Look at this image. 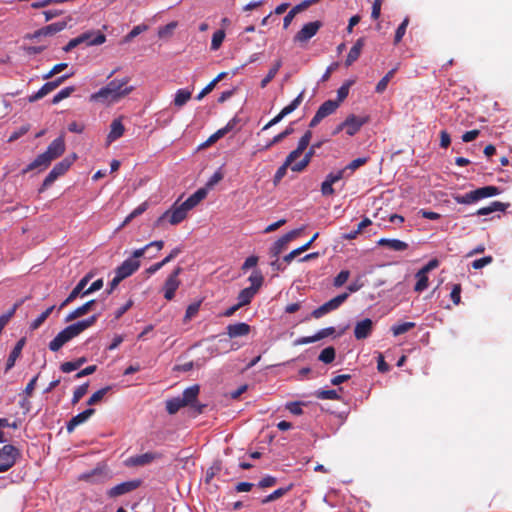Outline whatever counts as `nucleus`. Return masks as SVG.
Segmentation results:
<instances>
[{"instance_id":"f257e3e1","label":"nucleus","mask_w":512,"mask_h":512,"mask_svg":"<svg viewBox=\"0 0 512 512\" xmlns=\"http://www.w3.org/2000/svg\"><path fill=\"white\" fill-rule=\"evenodd\" d=\"M128 94V86L126 81L112 80L107 86L101 88L97 93L92 95L94 100H107L109 103L117 101L121 97Z\"/></svg>"},{"instance_id":"f03ea898","label":"nucleus","mask_w":512,"mask_h":512,"mask_svg":"<svg viewBox=\"0 0 512 512\" xmlns=\"http://www.w3.org/2000/svg\"><path fill=\"white\" fill-rule=\"evenodd\" d=\"M93 35V32H85L78 37L71 39L62 49L64 52L68 53L81 44H86L87 46L100 45L106 40L105 35L102 33H98L95 37H93Z\"/></svg>"},{"instance_id":"7ed1b4c3","label":"nucleus","mask_w":512,"mask_h":512,"mask_svg":"<svg viewBox=\"0 0 512 512\" xmlns=\"http://www.w3.org/2000/svg\"><path fill=\"white\" fill-rule=\"evenodd\" d=\"M182 271L183 269L180 266H178L167 277L163 285L164 298L166 300L171 301L175 297V292L181 284V281L179 280V275L182 273Z\"/></svg>"},{"instance_id":"20e7f679","label":"nucleus","mask_w":512,"mask_h":512,"mask_svg":"<svg viewBox=\"0 0 512 512\" xmlns=\"http://www.w3.org/2000/svg\"><path fill=\"white\" fill-rule=\"evenodd\" d=\"M338 102L327 100L320 105L309 123L310 128L316 127L324 118L332 115L338 109Z\"/></svg>"},{"instance_id":"39448f33","label":"nucleus","mask_w":512,"mask_h":512,"mask_svg":"<svg viewBox=\"0 0 512 512\" xmlns=\"http://www.w3.org/2000/svg\"><path fill=\"white\" fill-rule=\"evenodd\" d=\"M322 27L321 21H313L305 24L294 36V42L304 44L314 37Z\"/></svg>"},{"instance_id":"423d86ee","label":"nucleus","mask_w":512,"mask_h":512,"mask_svg":"<svg viewBox=\"0 0 512 512\" xmlns=\"http://www.w3.org/2000/svg\"><path fill=\"white\" fill-rule=\"evenodd\" d=\"M71 76L72 74H66L58 77L53 81L46 82L35 94L29 96L28 101L31 103L38 101L39 99L43 98L44 96L58 88L66 79H68Z\"/></svg>"},{"instance_id":"0eeeda50","label":"nucleus","mask_w":512,"mask_h":512,"mask_svg":"<svg viewBox=\"0 0 512 512\" xmlns=\"http://www.w3.org/2000/svg\"><path fill=\"white\" fill-rule=\"evenodd\" d=\"M68 22L67 21H60L56 23L49 24L45 27H42L33 33H28L25 35V39H38L42 36H52L62 30H64L67 27Z\"/></svg>"},{"instance_id":"6e6552de","label":"nucleus","mask_w":512,"mask_h":512,"mask_svg":"<svg viewBox=\"0 0 512 512\" xmlns=\"http://www.w3.org/2000/svg\"><path fill=\"white\" fill-rule=\"evenodd\" d=\"M302 230V228L294 229L280 237L270 248L271 257H278L279 254L286 248L287 244L298 237Z\"/></svg>"},{"instance_id":"1a4fd4ad","label":"nucleus","mask_w":512,"mask_h":512,"mask_svg":"<svg viewBox=\"0 0 512 512\" xmlns=\"http://www.w3.org/2000/svg\"><path fill=\"white\" fill-rule=\"evenodd\" d=\"M199 391H200L199 385L195 384V385H192V386L186 388L183 391L182 396H179V397L185 406H194V403L197 401ZM195 407H196V410L198 413H202L203 409L206 407V405L198 404V405H195Z\"/></svg>"},{"instance_id":"9d476101","label":"nucleus","mask_w":512,"mask_h":512,"mask_svg":"<svg viewBox=\"0 0 512 512\" xmlns=\"http://www.w3.org/2000/svg\"><path fill=\"white\" fill-rule=\"evenodd\" d=\"M188 211H190V209L185 206L184 202L179 206L175 203L170 210L163 214L162 217H168V221L171 225H177L187 217Z\"/></svg>"},{"instance_id":"9b49d317","label":"nucleus","mask_w":512,"mask_h":512,"mask_svg":"<svg viewBox=\"0 0 512 512\" xmlns=\"http://www.w3.org/2000/svg\"><path fill=\"white\" fill-rule=\"evenodd\" d=\"M373 330L374 322L369 318L362 319L354 327V337L357 340H364L372 334Z\"/></svg>"},{"instance_id":"f8f14e48","label":"nucleus","mask_w":512,"mask_h":512,"mask_svg":"<svg viewBox=\"0 0 512 512\" xmlns=\"http://www.w3.org/2000/svg\"><path fill=\"white\" fill-rule=\"evenodd\" d=\"M66 149L65 140L63 136H59L47 147V150L44 152L47 157L54 161L55 159L61 157Z\"/></svg>"},{"instance_id":"ddd939ff","label":"nucleus","mask_w":512,"mask_h":512,"mask_svg":"<svg viewBox=\"0 0 512 512\" xmlns=\"http://www.w3.org/2000/svg\"><path fill=\"white\" fill-rule=\"evenodd\" d=\"M368 119L366 117H358L354 114H350L345 120L346 134L354 136L358 133L361 127L366 124Z\"/></svg>"},{"instance_id":"4468645a","label":"nucleus","mask_w":512,"mask_h":512,"mask_svg":"<svg viewBox=\"0 0 512 512\" xmlns=\"http://www.w3.org/2000/svg\"><path fill=\"white\" fill-rule=\"evenodd\" d=\"M312 138V132L310 130H307L303 136L300 138L297 148L293 151H291L288 156L290 157V160H296L301 156V154L307 149L309 146V143Z\"/></svg>"},{"instance_id":"2eb2a0df","label":"nucleus","mask_w":512,"mask_h":512,"mask_svg":"<svg viewBox=\"0 0 512 512\" xmlns=\"http://www.w3.org/2000/svg\"><path fill=\"white\" fill-rule=\"evenodd\" d=\"M20 456V451L18 448L11 444H7L0 449V460L1 462L12 463L14 466L17 458Z\"/></svg>"},{"instance_id":"dca6fc26","label":"nucleus","mask_w":512,"mask_h":512,"mask_svg":"<svg viewBox=\"0 0 512 512\" xmlns=\"http://www.w3.org/2000/svg\"><path fill=\"white\" fill-rule=\"evenodd\" d=\"M226 329L227 335L230 338H237L248 335L250 333L251 327L247 323L239 322L235 324H229Z\"/></svg>"},{"instance_id":"f3484780","label":"nucleus","mask_w":512,"mask_h":512,"mask_svg":"<svg viewBox=\"0 0 512 512\" xmlns=\"http://www.w3.org/2000/svg\"><path fill=\"white\" fill-rule=\"evenodd\" d=\"M160 458L156 452H146L142 455L130 457V466H145Z\"/></svg>"},{"instance_id":"a211bd4d","label":"nucleus","mask_w":512,"mask_h":512,"mask_svg":"<svg viewBox=\"0 0 512 512\" xmlns=\"http://www.w3.org/2000/svg\"><path fill=\"white\" fill-rule=\"evenodd\" d=\"M25 343H26V338L25 337H22L21 339H19L17 341L16 345L12 349V351H11V353H10L8 359H7L6 367H5V371L6 372L14 367L16 360L21 355V352H22V349H23Z\"/></svg>"},{"instance_id":"6ab92c4d","label":"nucleus","mask_w":512,"mask_h":512,"mask_svg":"<svg viewBox=\"0 0 512 512\" xmlns=\"http://www.w3.org/2000/svg\"><path fill=\"white\" fill-rule=\"evenodd\" d=\"M128 277V259L122 262V264L116 269V276L110 282V288L107 290L108 294L118 286V284Z\"/></svg>"},{"instance_id":"aec40b11","label":"nucleus","mask_w":512,"mask_h":512,"mask_svg":"<svg viewBox=\"0 0 512 512\" xmlns=\"http://www.w3.org/2000/svg\"><path fill=\"white\" fill-rule=\"evenodd\" d=\"M51 160L47 157V155L43 152L38 155L24 170L23 173H27L34 169H39V171L45 170L51 164Z\"/></svg>"},{"instance_id":"412c9836","label":"nucleus","mask_w":512,"mask_h":512,"mask_svg":"<svg viewBox=\"0 0 512 512\" xmlns=\"http://www.w3.org/2000/svg\"><path fill=\"white\" fill-rule=\"evenodd\" d=\"M364 45H365L364 38H359L355 42V44L350 49V51L346 57V60H345V65L347 67L351 66L359 58Z\"/></svg>"},{"instance_id":"4be33fe9","label":"nucleus","mask_w":512,"mask_h":512,"mask_svg":"<svg viewBox=\"0 0 512 512\" xmlns=\"http://www.w3.org/2000/svg\"><path fill=\"white\" fill-rule=\"evenodd\" d=\"M377 244L393 251H404L408 248V244L399 239L381 238L378 240Z\"/></svg>"},{"instance_id":"5701e85b","label":"nucleus","mask_w":512,"mask_h":512,"mask_svg":"<svg viewBox=\"0 0 512 512\" xmlns=\"http://www.w3.org/2000/svg\"><path fill=\"white\" fill-rule=\"evenodd\" d=\"M125 132V126L122 124L121 119H115L111 123V130L107 136V145L121 137Z\"/></svg>"},{"instance_id":"b1692460","label":"nucleus","mask_w":512,"mask_h":512,"mask_svg":"<svg viewBox=\"0 0 512 512\" xmlns=\"http://www.w3.org/2000/svg\"><path fill=\"white\" fill-rule=\"evenodd\" d=\"M71 340L69 333L64 328L57 336L49 343V349L53 352L59 351L64 344Z\"/></svg>"},{"instance_id":"393cba45","label":"nucleus","mask_w":512,"mask_h":512,"mask_svg":"<svg viewBox=\"0 0 512 512\" xmlns=\"http://www.w3.org/2000/svg\"><path fill=\"white\" fill-rule=\"evenodd\" d=\"M509 207V203H503L500 201H493L488 206L482 207L476 211V215H488L496 211L504 212Z\"/></svg>"},{"instance_id":"a878e982","label":"nucleus","mask_w":512,"mask_h":512,"mask_svg":"<svg viewBox=\"0 0 512 512\" xmlns=\"http://www.w3.org/2000/svg\"><path fill=\"white\" fill-rule=\"evenodd\" d=\"M95 303H96L95 300H90V301L86 302L84 305L78 307L77 309H75L74 311H72L71 313H69L67 315V317L65 318V322H71V321L87 314L92 309V307L95 305Z\"/></svg>"},{"instance_id":"bb28decb","label":"nucleus","mask_w":512,"mask_h":512,"mask_svg":"<svg viewBox=\"0 0 512 512\" xmlns=\"http://www.w3.org/2000/svg\"><path fill=\"white\" fill-rule=\"evenodd\" d=\"M473 191H474V196H475L476 202L481 199L496 196V195L500 194V189L496 186H484V187L475 189Z\"/></svg>"},{"instance_id":"cd10ccee","label":"nucleus","mask_w":512,"mask_h":512,"mask_svg":"<svg viewBox=\"0 0 512 512\" xmlns=\"http://www.w3.org/2000/svg\"><path fill=\"white\" fill-rule=\"evenodd\" d=\"M206 196H207V189L200 188L184 201L185 206L191 210L192 208L197 206L204 198H206Z\"/></svg>"},{"instance_id":"c85d7f7f","label":"nucleus","mask_w":512,"mask_h":512,"mask_svg":"<svg viewBox=\"0 0 512 512\" xmlns=\"http://www.w3.org/2000/svg\"><path fill=\"white\" fill-rule=\"evenodd\" d=\"M76 159H77V155H76V153H73V154L65 157L59 163H57L53 167V170H55L59 176H62L69 170V168L76 161Z\"/></svg>"},{"instance_id":"c756f323","label":"nucleus","mask_w":512,"mask_h":512,"mask_svg":"<svg viewBox=\"0 0 512 512\" xmlns=\"http://www.w3.org/2000/svg\"><path fill=\"white\" fill-rule=\"evenodd\" d=\"M235 123H236V119L233 118L232 120H230L227 125L219 130H217L213 135H211L209 137V139L207 140V143L208 144H211V143H214L216 142L218 139L222 138L223 136H225L228 132H230L234 126H235Z\"/></svg>"},{"instance_id":"7c9ffc66","label":"nucleus","mask_w":512,"mask_h":512,"mask_svg":"<svg viewBox=\"0 0 512 512\" xmlns=\"http://www.w3.org/2000/svg\"><path fill=\"white\" fill-rule=\"evenodd\" d=\"M281 66H282L281 59H278L274 62L273 66L270 68L267 75L261 80V83H260L261 88H265L273 80V78L276 76V74L278 73Z\"/></svg>"},{"instance_id":"2f4dec72","label":"nucleus","mask_w":512,"mask_h":512,"mask_svg":"<svg viewBox=\"0 0 512 512\" xmlns=\"http://www.w3.org/2000/svg\"><path fill=\"white\" fill-rule=\"evenodd\" d=\"M306 9H308L306 6H302V2H300L299 4L295 5L287 14L286 16L284 17L283 19V28L284 29H287L289 27V25L291 24L292 20L294 19V17L296 15H299L300 12H303L305 11Z\"/></svg>"},{"instance_id":"473e14b6","label":"nucleus","mask_w":512,"mask_h":512,"mask_svg":"<svg viewBox=\"0 0 512 512\" xmlns=\"http://www.w3.org/2000/svg\"><path fill=\"white\" fill-rule=\"evenodd\" d=\"M87 358L86 357H80L76 359L75 361H69L64 362L60 365V370L63 373H70L74 370L79 369L84 363H86Z\"/></svg>"},{"instance_id":"72a5a7b5","label":"nucleus","mask_w":512,"mask_h":512,"mask_svg":"<svg viewBox=\"0 0 512 512\" xmlns=\"http://www.w3.org/2000/svg\"><path fill=\"white\" fill-rule=\"evenodd\" d=\"M192 96V92L188 89H179L174 98V105L177 107L184 106Z\"/></svg>"},{"instance_id":"f704fd0d","label":"nucleus","mask_w":512,"mask_h":512,"mask_svg":"<svg viewBox=\"0 0 512 512\" xmlns=\"http://www.w3.org/2000/svg\"><path fill=\"white\" fill-rule=\"evenodd\" d=\"M248 280L251 283V286L248 287V288L252 289L255 293H257L258 290L260 289V287L263 284L264 277H263L262 273L259 270H255L249 276Z\"/></svg>"},{"instance_id":"c9c22d12","label":"nucleus","mask_w":512,"mask_h":512,"mask_svg":"<svg viewBox=\"0 0 512 512\" xmlns=\"http://www.w3.org/2000/svg\"><path fill=\"white\" fill-rule=\"evenodd\" d=\"M291 487H292V485H289L288 487H281V488L276 489L271 494L264 497L261 500V503L267 504L269 502L275 501V500L283 497L285 494H287L290 491Z\"/></svg>"},{"instance_id":"e433bc0d","label":"nucleus","mask_w":512,"mask_h":512,"mask_svg":"<svg viewBox=\"0 0 512 512\" xmlns=\"http://www.w3.org/2000/svg\"><path fill=\"white\" fill-rule=\"evenodd\" d=\"M92 275L87 274L85 277H83L79 283L75 286V288L71 291L69 294V300H75L81 293L83 294V290L88 284L89 280L91 279Z\"/></svg>"},{"instance_id":"4c0bfd02","label":"nucleus","mask_w":512,"mask_h":512,"mask_svg":"<svg viewBox=\"0 0 512 512\" xmlns=\"http://www.w3.org/2000/svg\"><path fill=\"white\" fill-rule=\"evenodd\" d=\"M416 279H417V282L414 286V290L416 292H422L424 291L425 289L428 288V284H429V278H428V275L426 273H424L423 271H418L415 275Z\"/></svg>"},{"instance_id":"58836bf2","label":"nucleus","mask_w":512,"mask_h":512,"mask_svg":"<svg viewBox=\"0 0 512 512\" xmlns=\"http://www.w3.org/2000/svg\"><path fill=\"white\" fill-rule=\"evenodd\" d=\"M255 294L256 293L252 289H249L248 287L241 290L237 297V304H239L240 307L250 304Z\"/></svg>"},{"instance_id":"ea45409f","label":"nucleus","mask_w":512,"mask_h":512,"mask_svg":"<svg viewBox=\"0 0 512 512\" xmlns=\"http://www.w3.org/2000/svg\"><path fill=\"white\" fill-rule=\"evenodd\" d=\"M336 351L332 346L324 348L318 356V360L325 363L330 364L335 360Z\"/></svg>"},{"instance_id":"a19ab883","label":"nucleus","mask_w":512,"mask_h":512,"mask_svg":"<svg viewBox=\"0 0 512 512\" xmlns=\"http://www.w3.org/2000/svg\"><path fill=\"white\" fill-rule=\"evenodd\" d=\"M182 407H185V405L179 396L166 401V410L169 414L177 413Z\"/></svg>"},{"instance_id":"79ce46f5","label":"nucleus","mask_w":512,"mask_h":512,"mask_svg":"<svg viewBox=\"0 0 512 512\" xmlns=\"http://www.w3.org/2000/svg\"><path fill=\"white\" fill-rule=\"evenodd\" d=\"M348 296V293L339 294L331 300L327 301L325 305L328 306V309L331 312L338 309L347 300Z\"/></svg>"},{"instance_id":"37998d69","label":"nucleus","mask_w":512,"mask_h":512,"mask_svg":"<svg viewBox=\"0 0 512 512\" xmlns=\"http://www.w3.org/2000/svg\"><path fill=\"white\" fill-rule=\"evenodd\" d=\"M396 71H397V68H393L390 71H388L384 77L381 78V80L377 83L376 88H375V91L377 93L380 94L386 90L389 81L393 78Z\"/></svg>"},{"instance_id":"c03bdc74","label":"nucleus","mask_w":512,"mask_h":512,"mask_svg":"<svg viewBox=\"0 0 512 512\" xmlns=\"http://www.w3.org/2000/svg\"><path fill=\"white\" fill-rule=\"evenodd\" d=\"M55 309V306L52 305L50 307H48L44 312H42L31 324H30V329L31 330H36L38 329L43 323L44 321L50 316V314L52 313V311Z\"/></svg>"},{"instance_id":"a18cd8bd","label":"nucleus","mask_w":512,"mask_h":512,"mask_svg":"<svg viewBox=\"0 0 512 512\" xmlns=\"http://www.w3.org/2000/svg\"><path fill=\"white\" fill-rule=\"evenodd\" d=\"M293 128L291 126L287 127L284 131H282L281 133L277 134L276 136L273 137V139L271 141H269L264 147H263V150H268L270 149L273 145L281 142L284 138H286L287 136H289L290 134L293 133Z\"/></svg>"},{"instance_id":"49530a36","label":"nucleus","mask_w":512,"mask_h":512,"mask_svg":"<svg viewBox=\"0 0 512 512\" xmlns=\"http://www.w3.org/2000/svg\"><path fill=\"white\" fill-rule=\"evenodd\" d=\"M415 325L416 324L414 322H404L401 324L393 325L391 327V331H392L393 335L396 337V336L402 335V334L410 331L411 329H413L415 327Z\"/></svg>"},{"instance_id":"de8ad7c7","label":"nucleus","mask_w":512,"mask_h":512,"mask_svg":"<svg viewBox=\"0 0 512 512\" xmlns=\"http://www.w3.org/2000/svg\"><path fill=\"white\" fill-rule=\"evenodd\" d=\"M304 97V91H302L289 105L285 106L280 112L285 117L296 110L302 103Z\"/></svg>"},{"instance_id":"09e8293b","label":"nucleus","mask_w":512,"mask_h":512,"mask_svg":"<svg viewBox=\"0 0 512 512\" xmlns=\"http://www.w3.org/2000/svg\"><path fill=\"white\" fill-rule=\"evenodd\" d=\"M295 162L294 160H290V157L287 156L285 162L277 169L274 175V183H279L282 178L286 175L288 167Z\"/></svg>"},{"instance_id":"8fccbe9b","label":"nucleus","mask_w":512,"mask_h":512,"mask_svg":"<svg viewBox=\"0 0 512 512\" xmlns=\"http://www.w3.org/2000/svg\"><path fill=\"white\" fill-rule=\"evenodd\" d=\"M368 161V158L362 157V158H356L352 160L346 167H344L342 170H346V174L349 175V177L352 175V173L358 169L359 167L366 164Z\"/></svg>"},{"instance_id":"3c124183","label":"nucleus","mask_w":512,"mask_h":512,"mask_svg":"<svg viewBox=\"0 0 512 512\" xmlns=\"http://www.w3.org/2000/svg\"><path fill=\"white\" fill-rule=\"evenodd\" d=\"M318 399L322 400H340V395L337 390H319L315 393Z\"/></svg>"},{"instance_id":"603ef678","label":"nucleus","mask_w":512,"mask_h":512,"mask_svg":"<svg viewBox=\"0 0 512 512\" xmlns=\"http://www.w3.org/2000/svg\"><path fill=\"white\" fill-rule=\"evenodd\" d=\"M111 390V387L110 386H106L98 391H96L95 393L92 394V396L88 399L87 401V404L89 406L91 405H95L97 404L98 402H100L103 397Z\"/></svg>"},{"instance_id":"864d4df0","label":"nucleus","mask_w":512,"mask_h":512,"mask_svg":"<svg viewBox=\"0 0 512 512\" xmlns=\"http://www.w3.org/2000/svg\"><path fill=\"white\" fill-rule=\"evenodd\" d=\"M60 176L55 170H51L49 174L44 179L41 187L39 188L38 192L42 193L44 192L49 186H51Z\"/></svg>"},{"instance_id":"5fc2aeb1","label":"nucleus","mask_w":512,"mask_h":512,"mask_svg":"<svg viewBox=\"0 0 512 512\" xmlns=\"http://www.w3.org/2000/svg\"><path fill=\"white\" fill-rule=\"evenodd\" d=\"M225 38V31L224 30H217L214 32L212 36L211 41V50L216 51L220 48V46L223 43V40Z\"/></svg>"},{"instance_id":"6e6d98bb","label":"nucleus","mask_w":512,"mask_h":512,"mask_svg":"<svg viewBox=\"0 0 512 512\" xmlns=\"http://www.w3.org/2000/svg\"><path fill=\"white\" fill-rule=\"evenodd\" d=\"M349 175L346 174V170H338L336 172L329 173L325 181L329 182L330 184H335L336 182L340 181L341 179L348 178Z\"/></svg>"},{"instance_id":"4d7b16f0","label":"nucleus","mask_w":512,"mask_h":512,"mask_svg":"<svg viewBox=\"0 0 512 512\" xmlns=\"http://www.w3.org/2000/svg\"><path fill=\"white\" fill-rule=\"evenodd\" d=\"M128 493V481L122 482L108 491L110 497H116Z\"/></svg>"},{"instance_id":"13d9d810","label":"nucleus","mask_w":512,"mask_h":512,"mask_svg":"<svg viewBox=\"0 0 512 512\" xmlns=\"http://www.w3.org/2000/svg\"><path fill=\"white\" fill-rule=\"evenodd\" d=\"M409 24V18L406 17L402 23L398 26L396 32H395V36H394V44H398L401 42L403 36L405 35V32H406V28Z\"/></svg>"},{"instance_id":"bf43d9fd","label":"nucleus","mask_w":512,"mask_h":512,"mask_svg":"<svg viewBox=\"0 0 512 512\" xmlns=\"http://www.w3.org/2000/svg\"><path fill=\"white\" fill-rule=\"evenodd\" d=\"M453 199L458 204H472L476 202L474 191H470L464 195H456L453 197Z\"/></svg>"},{"instance_id":"052dcab7","label":"nucleus","mask_w":512,"mask_h":512,"mask_svg":"<svg viewBox=\"0 0 512 512\" xmlns=\"http://www.w3.org/2000/svg\"><path fill=\"white\" fill-rule=\"evenodd\" d=\"M95 413V409L88 408L84 410L83 412L79 413L78 415L72 417L71 419L77 424V426L81 423H84L90 416H92Z\"/></svg>"},{"instance_id":"680f3d73","label":"nucleus","mask_w":512,"mask_h":512,"mask_svg":"<svg viewBox=\"0 0 512 512\" xmlns=\"http://www.w3.org/2000/svg\"><path fill=\"white\" fill-rule=\"evenodd\" d=\"M350 85L351 82H347L337 90V99L334 102H338V106L347 98Z\"/></svg>"},{"instance_id":"e2e57ef3","label":"nucleus","mask_w":512,"mask_h":512,"mask_svg":"<svg viewBox=\"0 0 512 512\" xmlns=\"http://www.w3.org/2000/svg\"><path fill=\"white\" fill-rule=\"evenodd\" d=\"M349 276L350 272L348 270L340 271L334 278L333 285L337 288L343 286L349 279Z\"/></svg>"},{"instance_id":"0e129e2a","label":"nucleus","mask_w":512,"mask_h":512,"mask_svg":"<svg viewBox=\"0 0 512 512\" xmlns=\"http://www.w3.org/2000/svg\"><path fill=\"white\" fill-rule=\"evenodd\" d=\"M89 384L84 383L80 385L73 393L72 404L78 403L81 398L87 393Z\"/></svg>"},{"instance_id":"69168bd1","label":"nucleus","mask_w":512,"mask_h":512,"mask_svg":"<svg viewBox=\"0 0 512 512\" xmlns=\"http://www.w3.org/2000/svg\"><path fill=\"white\" fill-rule=\"evenodd\" d=\"M493 262V257L492 256H485V257H482L480 259H476L472 262L471 266L472 268L478 270V269H482L483 267L491 264Z\"/></svg>"},{"instance_id":"338daca9","label":"nucleus","mask_w":512,"mask_h":512,"mask_svg":"<svg viewBox=\"0 0 512 512\" xmlns=\"http://www.w3.org/2000/svg\"><path fill=\"white\" fill-rule=\"evenodd\" d=\"M461 285L454 284L450 293V298L455 305H458L461 301Z\"/></svg>"},{"instance_id":"774afa93","label":"nucleus","mask_w":512,"mask_h":512,"mask_svg":"<svg viewBox=\"0 0 512 512\" xmlns=\"http://www.w3.org/2000/svg\"><path fill=\"white\" fill-rule=\"evenodd\" d=\"M67 63H59L56 64L47 74L43 76V79L47 80L52 78L54 75L62 72L64 69L67 68Z\"/></svg>"}]
</instances>
